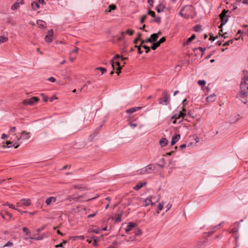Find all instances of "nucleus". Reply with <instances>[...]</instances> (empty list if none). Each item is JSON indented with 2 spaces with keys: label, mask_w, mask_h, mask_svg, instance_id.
Returning a JSON list of instances; mask_svg holds the SVG:
<instances>
[{
  "label": "nucleus",
  "mask_w": 248,
  "mask_h": 248,
  "mask_svg": "<svg viewBox=\"0 0 248 248\" xmlns=\"http://www.w3.org/2000/svg\"><path fill=\"white\" fill-rule=\"evenodd\" d=\"M248 71L243 70L240 86V91L236 95V97L244 104L248 102Z\"/></svg>",
  "instance_id": "1"
},
{
  "label": "nucleus",
  "mask_w": 248,
  "mask_h": 248,
  "mask_svg": "<svg viewBox=\"0 0 248 248\" xmlns=\"http://www.w3.org/2000/svg\"><path fill=\"white\" fill-rule=\"evenodd\" d=\"M186 108L185 105L183 104L182 111H177L171 117V119H173V124H180L185 119L186 116Z\"/></svg>",
  "instance_id": "2"
},
{
  "label": "nucleus",
  "mask_w": 248,
  "mask_h": 248,
  "mask_svg": "<svg viewBox=\"0 0 248 248\" xmlns=\"http://www.w3.org/2000/svg\"><path fill=\"white\" fill-rule=\"evenodd\" d=\"M191 11L192 7L191 6H186L179 12V15L186 19L192 18V15L190 13Z\"/></svg>",
  "instance_id": "3"
},
{
  "label": "nucleus",
  "mask_w": 248,
  "mask_h": 248,
  "mask_svg": "<svg viewBox=\"0 0 248 248\" xmlns=\"http://www.w3.org/2000/svg\"><path fill=\"white\" fill-rule=\"evenodd\" d=\"M86 197V199L84 200L85 201H88L93 199H94L98 197V195H96L95 197H92L90 196H87L86 194L79 196H75V195L69 196L67 198V200L70 202L72 201H75L76 202H79L80 201V199Z\"/></svg>",
  "instance_id": "4"
},
{
  "label": "nucleus",
  "mask_w": 248,
  "mask_h": 248,
  "mask_svg": "<svg viewBox=\"0 0 248 248\" xmlns=\"http://www.w3.org/2000/svg\"><path fill=\"white\" fill-rule=\"evenodd\" d=\"M163 97L159 99V104L167 105L170 102V95L168 94V92L165 90L163 92Z\"/></svg>",
  "instance_id": "5"
},
{
  "label": "nucleus",
  "mask_w": 248,
  "mask_h": 248,
  "mask_svg": "<svg viewBox=\"0 0 248 248\" xmlns=\"http://www.w3.org/2000/svg\"><path fill=\"white\" fill-rule=\"evenodd\" d=\"M39 100L38 97L34 96L31 98L25 99L22 101V103L24 105H31L32 106L35 105Z\"/></svg>",
  "instance_id": "6"
},
{
  "label": "nucleus",
  "mask_w": 248,
  "mask_h": 248,
  "mask_svg": "<svg viewBox=\"0 0 248 248\" xmlns=\"http://www.w3.org/2000/svg\"><path fill=\"white\" fill-rule=\"evenodd\" d=\"M53 35V31L51 29L47 32V34L45 37V40L46 42L50 43L52 41V37Z\"/></svg>",
  "instance_id": "7"
},
{
  "label": "nucleus",
  "mask_w": 248,
  "mask_h": 248,
  "mask_svg": "<svg viewBox=\"0 0 248 248\" xmlns=\"http://www.w3.org/2000/svg\"><path fill=\"white\" fill-rule=\"evenodd\" d=\"M24 3V0H17L11 6L12 10H17L20 6Z\"/></svg>",
  "instance_id": "8"
},
{
  "label": "nucleus",
  "mask_w": 248,
  "mask_h": 248,
  "mask_svg": "<svg viewBox=\"0 0 248 248\" xmlns=\"http://www.w3.org/2000/svg\"><path fill=\"white\" fill-rule=\"evenodd\" d=\"M153 196H149L144 200V206H147L150 204L154 205L155 204V202H153L152 201V199L153 198Z\"/></svg>",
  "instance_id": "9"
},
{
  "label": "nucleus",
  "mask_w": 248,
  "mask_h": 248,
  "mask_svg": "<svg viewBox=\"0 0 248 248\" xmlns=\"http://www.w3.org/2000/svg\"><path fill=\"white\" fill-rule=\"evenodd\" d=\"M5 144H7V148H10L12 146H14L15 148H17L19 146L20 143H18L17 142H15L14 144H13V141L11 142L7 141Z\"/></svg>",
  "instance_id": "10"
},
{
  "label": "nucleus",
  "mask_w": 248,
  "mask_h": 248,
  "mask_svg": "<svg viewBox=\"0 0 248 248\" xmlns=\"http://www.w3.org/2000/svg\"><path fill=\"white\" fill-rule=\"evenodd\" d=\"M136 224L133 222H129L127 225L126 228L125 229V231L126 233H128L129 232L131 231L132 229L135 226Z\"/></svg>",
  "instance_id": "11"
},
{
  "label": "nucleus",
  "mask_w": 248,
  "mask_h": 248,
  "mask_svg": "<svg viewBox=\"0 0 248 248\" xmlns=\"http://www.w3.org/2000/svg\"><path fill=\"white\" fill-rule=\"evenodd\" d=\"M180 136L179 134L174 135L171 139V144L172 145L175 144L180 139Z\"/></svg>",
  "instance_id": "12"
},
{
  "label": "nucleus",
  "mask_w": 248,
  "mask_h": 248,
  "mask_svg": "<svg viewBox=\"0 0 248 248\" xmlns=\"http://www.w3.org/2000/svg\"><path fill=\"white\" fill-rule=\"evenodd\" d=\"M21 202L23 206H29L31 204V201L29 199H22Z\"/></svg>",
  "instance_id": "13"
},
{
  "label": "nucleus",
  "mask_w": 248,
  "mask_h": 248,
  "mask_svg": "<svg viewBox=\"0 0 248 248\" xmlns=\"http://www.w3.org/2000/svg\"><path fill=\"white\" fill-rule=\"evenodd\" d=\"M144 168L146 174L151 173L155 170V167L152 165H149Z\"/></svg>",
  "instance_id": "14"
},
{
  "label": "nucleus",
  "mask_w": 248,
  "mask_h": 248,
  "mask_svg": "<svg viewBox=\"0 0 248 248\" xmlns=\"http://www.w3.org/2000/svg\"><path fill=\"white\" fill-rule=\"evenodd\" d=\"M56 201V198L54 197H50L46 200V203L47 205H50L52 203H54Z\"/></svg>",
  "instance_id": "15"
},
{
  "label": "nucleus",
  "mask_w": 248,
  "mask_h": 248,
  "mask_svg": "<svg viewBox=\"0 0 248 248\" xmlns=\"http://www.w3.org/2000/svg\"><path fill=\"white\" fill-rule=\"evenodd\" d=\"M31 9L33 11H36L37 9L40 8V4L37 1H33L31 3Z\"/></svg>",
  "instance_id": "16"
},
{
  "label": "nucleus",
  "mask_w": 248,
  "mask_h": 248,
  "mask_svg": "<svg viewBox=\"0 0 248 248\" xmlns=\"http://www.w3.org/2000/svg\"><path fill=\"white\" fill-rule=\"evenodd\" d=\"M36 23L39 28L43 29L46 27V23L43 20H37Z\"/></svg>",
  "instance_id": "17"
},
{
  "label": "nucleus",
  "mask_w": 248,
  "mask_h": 248,
  "mask_svg": "<svg viewBox=\"0 0 248 248\" xmlns=\"http://www.w3.org/2000/svg\"><path fill=\"white\" fill-rule=\"evenodd\" d=\"M141 108V107H133L126 110L125 111L127 113L131 114L140 109Z\"/></svg>",
  "instance_id": "18"
},
{
  "label": "nucleus",
  "mask_w": 248,
  "mask_h": 248,
  "mask_svg": "<svg viewBox=\"0 0 248 248\" xmlns=\"http://www.w3.org/2000/svg\"><path fill=\"white\" fill-rule=\"evenodd\" d=\"M22 138L24 140L29 139L30 138V133L26 131H23L21 133Z\"/></svg>",
  "instance_id": "19"
},
{
  "label": "nucleus",
  "mask_w": 248,
  "mask_h": 248,
  "mask_svg": "<svg viewBox=\"0 0 248 248\" xmlns=\"http://www.w3.org/2000/svg\"><path fill=\"white\" fill-rule=\"evenodd\" d=\"M165 8V6L162 4L160 3L156 6L155 9L158 13H160L163 12Z\"/></svg>",
  "instance_id": "20"
},
{
  "label": "nucleus",
  "mask_w": 248,
  "mask_h": 248,
  "mask_svg": "<svg viewBox=\"0 0 248 248\" xmlns=\"http://www.w3.org/2000/svg\"><path fill=\"white\" fill-rule=\"evenodd\" d=\"M168 143V140L165 138H162L159 141V144L160 145L161 147H164L166 146Z\"/></svg>",
  "instance_id": "21"
},
{
  "label": "nucleus",
  "mask_w": 248,
  "mask_h": 248,
  "mask_svg": "<svg viewBox=\"0 0 248 248\" xmlns=\"http://www.w3.org/2000/svg\"><path fill=\"white\" fill-rule=\"evenodd\" d=\"M146 185V183L139 182L137 183L136 186L134 187V189L135 190H138L141 188L144 185Z\"/></svg>",
  "instance_id": "22"
},
{
  "label": "nucleus",
  "mask_w": 248,
  "mask_h": 248,
  "mask_svg": "<svg viewBox=\"0 0 248 248\" xmlns=\"http://www.w3.org/2000/svg\"><path fill=\"white\" fill-rule=\"evenodd\" d=\"M158 38V35L157 33H153L151 34L150 38L151 43L155 42L157 39Z\"/></svg>",
  "instance_id": "23"
},
{
  "label": "nucleus",
  "mask_w": 248,
  "mask_h": 248,
  "mask_svg": "<svg viewBox=\"0 0 248 248\" xmlns=\"http://www.w3.org/2000/svg\"><path fill=\"white\" fill-rule=\"evenodd\" d=\"M220 19H221V25L219 26V28H222V27L224 24H226V23L227 22V21L228 20V18L227 16L222 17L220 18Z\"/></svg>",
  "instance_id": "24"
},
{
  "label": "nucleus",
  "mask_w": 248,
  "mask_h": 248,
  "mask_svg": "<svg viewBox=\"0 0 248 248\" xmlns=\"http://www.w3.org/2000/svg\"><path fill=\"white\" fill-rule=\"evenodd\" d=\"M73 187L75 189H80L81 190H87L88 189L87 187L82 186L81 185H75Z\"/></svg>",
  "instance_id": "25"
},
{
  "label": "nucleus",
  "mask_w": 248,
  "mask_h": 248,
  "mask_svg": "<svg viewBox=\"0 0 248 248\" xmlns=\"http://www.w3.org/2000/svg\"><path fill=\"white\" fill-rule=\"evenodd\" d=\"M207 101L209 102H213L215 100V95L213 94L206 97Z\"/></svg>",
  "instance_id": "26"
},
{
  "label": "nucleus",
  "mask_w": 248,
  "mask_h": 248,
  "mask_svg": "<svg viewBox=\"0 0 248 248\" xmlns=\"http://www.w3.org/2000/svg\"><path fill=\"white\" fill-rule=\"evenodd\" d=\"M122 214V213H120V214L115 215V222H120L121 221Z\"/></svg>",
  "instance_id": "27"
},
{
  "label": "nucleus",
  "mask_w": 248,
  "mask_h": 248,
  "mask_svg": "<svg viewBox=\"0 0 248 248\" xmlns=\"http://www.w3.org/2000/svg\"><path fill=\"white\" fill-rule=\"evenodd\" d=\"M116 9V6L114 4L109 5L108 7V9L106 10V13L110 12L111 10H114Z\"/></svg>",
  "instance_id": "28"
},
{
  "label": "nucleus",
  "mask_w": 248,
  "mask_h": 248,
  "mask_svg": "<svg viewBox=\"0 0 248 248\" xmlns=\"http://www.w3.org/2000/svg\"><path fill=\"white\" fill-rule=\"evenodd\" d=\"M23 231L25 233V235L26 236H31V232L30 231L27 227L23 228Z\"/></svg>",
  "instance_id": "29"
},
{
  "label": "nucleus",
  "mask_w": 248,
  "mask_h": 248,
  "mask_svg": "<svg viewBox=\"0 0 248 248\" xmlns=\"http://www.w3.org/2000/svg\"><path fill=\"white\" fill-rule=\"evenodd\" d=\"M8 40V38L7 37L0 36V44L6 42Z\"/></svg>",
  "instance_id": "30"
},
{
  "label": "nucleus",
  "mask_w": 248,
  "mask_h": 248,
  "mask_svg": "<svg viewBox=\"0 0 248 248\" xmlns=\"http://www.w3.org/2000/svg\"><path fill=\"white\" fill-rule=\"evenodd\" d=\"M92 238H93V246H94V247H97L98 239H97V237L95 236H93Z\"/></svg>",
  "instance_id": "31"
},
{
  "label": "nucleus",
  "mask_w": 248,
  "mask_h": 248,
  "mask_svg": "<svg viewBox=\"0 0 248 248\" xmlns=\"http://www.w3.org/2000/svg\"><path fill=\"white\" fill-rule=\"evenodd\" d=\"M115 64L117 66H118V67L117 68V72H116V73H117V75H119L120 73V70L122 69V67L120 66V62H115Z\"/></svg>",
  "instance_id": "32"
},
{
  "label": "nucleus",
  "mask_w": 248,
  "mask_h": 248,
  "mask_svg": "<svg viewBox=\"0 0 248 248\" xmlns=\"http://www.w3.org/2000/svg\"><path fill=\"white\" fill-rule=\"evenodd\" d=\"M152 22H155L157 24H159L161 22V17L159 16H157L155 17V19H153L151 20Z\"/></svg>",
  "instance_id": "33"
},
{
  "label": "nucleus",
  "mask_w": 248,
  "mask_h": 248,
  "mask_svg": "<svg viewBox=\"0 0 248 248\" xmlns=\"http://www.w3.org/2000/svg\"><path fill=\"white\" fill-rule=\"evenodd\" d=\"M95 70H100L101 72V75H103L105 72L107 71V69L105 68L98 67L95 69Z\"/></svg>",
  "instance_id": "34"
},
{
  "label": "nucleus",
  "mask_w": 248,
  "mask_h": 248,
  "mask_svg": "<svg viewBox=\"0 0 248 248\" xmlns=\"http://www.w3.org/2000/svg\"><path fill=\"white\" fill-rule=\"evenodd\" d=\"M4 205H8L9 206V208H11L12 209H15L16 210H17L18 212H20V209H19L18 208H16L14 206V205H13V204H10L8 202H6Z\"/></svg>",
  "instance_id": "35"
},
{
  "label": "nucleus",
  "mask_w": 248,
  "mask_h": 248,
  "mask_svg": "<svg viewBox=\"0 0 248 248\" xmlns=\"http://www.w3.org/2000/svg\"><path fill=\"white\" fill-rule=\"evenodd\" d=\"M196 38L195 34H192V36L189 38L187 41H186V44H189L192 41H193L195 38Z\"/></svg>",
  "instance_id": "36"
},
{
  "label": "nucleus",
  "mask_w": 248,
  "mask_h": 248,
  "mask_svg": "<svg viewBox=\"0 0 248 248\" xmlns=\"http://www.w3.org/2000/svg\"><path fill=\"white\" fill-rule=\"evenodd\" d=\"M202 26L200 25H197L194 27V31H202Z\"/></svg>",
  "instance_id": "37"
},
{
  "label": "nucleus",
  "mask_w": 248,
  "mask_h": 248,
  "mask_svg": "<svg viewBox=\"0 0 248 248\" xmlns=\"http://www.w3.org/2000/svg\"><path fill=\"white\" fill-rule=\"evenodd\" d=\"M147 15L151 16L153 17H155V12L151 10H150L148 11Z\"/></svg>",
  "instance_id": "38"
},
{
  "label": "nucleus",
  "mask_w": 248,
  "mask_h": 248,
  "mask_svg": "<svg viewBox=\"0 0 248 248\" xmlns=\"http://www.w3.org/2000/svg\"><path fill=\"white\" fill-rule=\"evenodd\" d=\"M140 41L141 45H143V44H144L145 43H149V42L151 43L150 38H147L146 40H140Z\"/></svg>",
  "instance_id": "39"
},
{
  "label": "nucleus",
  "mask_w": 248,
  "mask_h": 248,
  "mask_svg": "<svg viewBox=\"0 0 248 248\" xmlns=\"http://www.w3.org/2000/svg\"><path fill=\"white\" fill-rule=\"evenodd\" d=\"M164 204L163 203H160L158 205L157 213H159V212L162 210Z\"/></svg>",
  "instance_id": "40"
},
{
  "label": "nucleus",
  "mask_w": 248,
  "mask_h": 248,
  "mask_svg": "<svg viewBox=\"0 0 248 248\" xmlns=\"http://www.w3.org/2000/svg\"><path fill=\"white\" fill-rule=\"evenodd\" d=\"M147 15H145L143 16H141L140 19V23L141 24L143 23L145 21V20L147 18Z\"/></svg>",
  "instance_id": "41"
},
{
  "label": "nucleus",
  "mask_w": 248,
  "mask_h": 248,
  "mask_svg": "<svg viewBox=\"0 0 248 248\" xmlns=\"http://www.w3.org/2000/svg\"><path fill=\"white\" fill-rule=\"evenodd\" d=\"M142 47L146 50H145L146 53H148L150 51V48L149 46H145V45H143V46H142Z\"/></svg>",
  "instance_id": "42"
},
{
  "label": "nucleus",
  "mask_w": 248,
  "mask_h": 248,
  "mask_svg": "<svg viewBox=\"0 0 248 248\" xmlns=\"http://www.w3.org/2000/svg\"><path fill=\"white\" fill-rule=\"evenodd\" d=\"M228 12V10L227 11H226L225 10H223L222 12V13L220 14V17H225V16H226V13Z\"/></svg>",
  "instance_id": "43"
},
{
  "label": "nucleus",
  "mask_w": 248,
  "mask_h": 248,
  "mask_svg": "<svg viewBox=\"0 0 248 248\" xmlns=\"http://www.w3.org/2000/svg\"><path fill=\"white\" fill-rule=\"evenodd\" d=\"M126 33L129 35H132L134 33V31L131 29H127L126 31Z\"/></svg>",
  "instance_id": "44"
},
{
  "label": "nucleus",
  "mask_w": 248,
  "mask_h": 248,
  "mask_svg": "<svg viewBox=\"0 0 248 248\" xmlns=\"http://www.w3.org/2000/svg\"><path fill=\"white\" fill-rule=\"evenodd\" d=\"M205 83L206 82L204 80H200L198 81V84L202 86H204L205 84Z\"/></svg>",
  "instance_id": "45"
},
{
  "label": "nucleus",
  "mask_w": 248,
  "mask_h": 248,
  "mask_svg": "<svg viewBox=\"0 0 248 248\" xmlns=\"http://www.w3.org/2000/svg\"><path fill=\"white\" fill-rule=\"evenodd\" d=\"M78 48L77 47H75L74 49L71 51V55L73 53H78Z\"/></svg>",
  "instance_id": "46"
},
{
  "label": "nucleus",
  "mask_w": 248,
  "mask_h": 248,
  "mask_svg": "<svg viewBox=\"0 0 248 248\" xmlns=\"http://www.w3.org/2000/svg\"><path fill=\"white\" fill-rule=\"evenodd\" d=\"M233 40H229V41L225 43L223 46H229L230 44H232L233 43Z\"/></svg>",
  "instance_id": "47"
},
{
  "label": "nucleus",
  "mask_w": 248,
  "mask_h": 248,
  "mask_svg": "<svg viewBox=\"0 0 248 248\" xmlns=\"http://www.w3.org/2000/svg\"><path fill=\"white\" fill-rule=\"evenodd\" d=\"M145 170V168H144L142 169L141 170H139L138 171H139L138 173L139 174H146V173Z\"/></svg>",
  "instance_id": "48"
},
{
  "label": "nucleus",
  "mask_w": 248,
  "mask_h": 248,
  "mask_svg": "<svg viewBox=\"0 0 248 248\" xmlns=\"http://www.w3.org/2000/svg\"><path fill=\"white\" fill-rule=\"evenodd\" d=\"M134 232H135V235L136 236H139L141 234V232L140 230H137L135 231Z\"/></svg>",
  "instance_id": "49"
},
{
  "label": "nucleus",
  "mask_w": 248,
  "mask_h": 248,
  "mask_svg": "<svg viewBox=\"0 0 248 248\" xmlns=\"http://www.w3.org/2000/svg\"><path fill=\"white\" fill-rule=\"evenodd\" d=\"M13 245V243L12 242L8 241L4 246V247H11Z\"/></svg>",
  "instance_id": "50"
},
{
  "label": "nucleus",
  "mask_w": 248,
  "mask_h": 248,
  "mask_svg": "<svg viewBox=\"0 0 248 248\" xmlns=\"http://www.w3.org/2000/svg\"><path fill=\"white\" fill-rule=\"evenodd\" d=\"M97 213H98V211H96L94 213L88 215L87 217H88V218L93 217L97 214Z\"/></svg>",
  "instance_id": "51"
},
{
  "label": "nucleus",
  "mask_w": 248,
  "mask_h": 248,
  "mask_svg": "<svg viewBox=\"0 0 248 248\" xmlns=\"http://www.w3.org/2000/svg\"><path fill=\"white\" fill-rule=\"evenodd\" d=\"M122 241H115L114 242H113L112 243V244L113 245H120L122 244Z\"/></svg>",
  "instance_id": "52"
},
{
  "label": "nucleus",
  "mask_w": 248,
  "mask_h": 248,
  "mask_svg": "<svg viewBox=\"0 0 248 248\" xmlns=\"http://www.w3.org/2000/svg\"><path fill=\"white\" fill-rule=\"evenodd\" d=\"M148 2L150 4V8H151L154 3V0H148Z\"/></svg>",
  "instance_id": "53"
},
{
  "label": "nucleus",
  "mask_w": 248,
  "mask_h": 248,
  "mask_svg": "<svg viewBox=\"0 0 248 248\" xmlns=\"http://www.w3.org/2000/svg\"><path fill=\"white\" fill-rule=\"evenodd\" d=\"M47 80L52 82H54L56 81L55 78L53 77H50L47 79Z\"/></svg>",
  "instance_id": "54"
},
{
  "label": "nucleus",
  "mask_w": 248,
  "mask_h": 248,
  "mask_svg": "<svg viewBox=\"0 0 248 248\" xmlns=\"http://www.w3.org/2000/svg\"><path fill=\"white\" fill-rule=\"evenodd\" d=\"M165 41H166V38H165V37H162L161 38H160L158 41L160 43L162 44V43H164Z\"/></svg>",
  "instance_id": "55"
},
{
  "label": "nucleus",
  "mask_w": 248,
  "mask_h": 248,
  "mask_svg": "<svg viewBox=\"0 0 248 248\" xmlns=\"http://www.w3.org/2000/svg\"><path fill=\"white\" fill-rule=\"evenodd\" d=\"M129 125L132 127H136L137 126L136 124L132 123L131 122L129 123Z\"/></svg>",
  "instance_id": "56"
},
{
  "label": "nucleus",
  "mask_w": 248,
  "mask_h": 248,
  "mask_svg": "<svg viewBox=\"0 0 248 248\" xmlns=\"http://www.w3.org/2000/svg\"><path fill=\"white\" fill-rule=\"evenodd\" d=\"M218 36L214 37L212 35H210L209 40L214 41L217 38Z\"/></svg>",
  "instance_id": "57"
},
{
  "label": "nucleus",
  "mask_w": 248,
  "mask_h": 248,
  "mask_svg": "<svg viewBox=\"0 0 248 248\" xmlns=\"http://www.w3.org/2000/svg\"><path fill=\"white\" fill-rule=\"evenodd\" d=\"M236 0L242 2L243 3L248 4V0Z\"/></svg>",
  "instance_id": "58"
},
{
  "label": "nucleus",
  "mask_w": 248,
  "mask_h": 248,
  "mask_svg": "<svg viewBox=\"0 0 248 248\" xmlns=\"http://www.w3.org/2000/svg\"><path fill=\"white\" fill-rule=\"evenodd\" d=\"M238 232V228H233L231 232L232 233L237 232Z\"/></svg>",
  "instance_id": "59"
},
{
  "label": "nucleus",
  "mask_w": 248,
  "mask_h": 248,
  "mask_svg": "<svg viewBox=\"0 0 248 248\" xmlns=\"http://www.w3.org/2000/svg\"><path fill=\"white\" fill-rule=\"evenodd\" d=\"M16 127H12L11 128L10 130V132L11 133H14L16 131Z\"/></svg>",
  "instance_id": "60"
},
{
  "label": "nucleus",
  "mask_w": 248,
  "mask_h": 248,
  "mask_svg": "<svg viewBox=\"0 0 248 248\" xmlns=\"http://www.w3.org/2000/svg\"><path fill=\"white\" fill-rule=\"evenodd\" d=\"M42 95L43 96V100L45 102H46L48 100V97L45 95L44 94H42Z\"/></svg>",
  "instance_id": "61"
},
{
  "label": "nucleus",
  "mask_w": 248,
  "mask_h": 248,
  "mask_svg": "<svg viewBox=\"0 0 248 248\" xmlns=\"http://www.w3.org/2000/svg\"><path fill=\"white\" fill-rule=\"evenodd\" d=\"M38 1L40 4H41L42 5H44L45 4V2L44 0H38Z\"/></svg>",
  "instance_id": "62"
},
{
  "label": "nucleus",
  "mask_w": 248,
  "mask_h": 248,
  "mask_svg": "<svg viewBox=\"0 0 248 248\" xmlns=\"http://www.w3.org/2000/svg\"><path fill=\"white\" fill-rule=\"evenodd\" d=\"M157 48V46H156L155 44H153V45L151 46V48L153 50H155Z\"/></svg>",
  "instance_id": "63"
},
{
  "label": "nucleus",
  "mask_w": 248,
  "mask_h": 248,
  "mask_svg": "<svg viewBox=\"0 0 248 248\" xmlns=\"http://www.w3.org/2000/svg\"><path fill=\"white\" fill-rule=\"evenodd\" d=\"M77 237L79 239H80V240H84V236L83 235L78 236H77Z\"/></svg>",
  "instance_id": "64"
}]
</instances>
